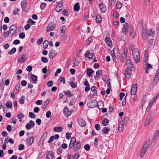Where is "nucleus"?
<instances>
[{
    "label": "nucleus",
    "mask_w": 159,
    "mask_h": 159,
    "mask_svg": "<svg viewBox=\"0 0 159 159\" xmlns=\"http://www.w3.org/2000/svg\"><path fill=\"white\" fill-rule=\"evenodd\" d=\"M132 55L134 61L138 63L140 61V57L139 51L137 48H135L133 51Z\"/></svg>",
    "instance_id": "obj_1"
},
{
    "label": "nucleus",
    "mask_w": 159,
    "mask_h": 159,
    "mask_svg": "<svg viewBox=\"0 0 159 159\" xmlns=\"http://www.w3.org/2000/svg\"><path fill=\"white\" fill-rule=\"evenodd\" d=\"M149 144V141L145 142L143 145V147L141 149L140 157L141 158L143 157L148 150Z\"/></svg>",
    "instance_id": "obj_2"
},
{
    "label": "nucleus",
    "mask_w": 159,
    "mask_h": 159,
    "mask_svg": "<svg viewBox=\"0 0 159 159\" xmlns=\"http://www.w3.org/2000/svg\"><path fill=\"white\" fill-rule=\"evenodd\" d=\"M141 33L142 38L144 40H145L147 38V33L150 36H152L154 34V33L151 30H149L148 32L146 31V30H144L143 31L142 30Z\"/></svg>",
    "instance_id": "obj_3"
},
{
    "label": "nucleus",
    "mask_w": 159,
    "mask_h": 159,
    "mask_svg": "<svg viewBox=\"0 0 159 159\" xmlns=\"http://www.w3.org/2000/svg\"><path fill=\"white\" fill-rule=\"evenodd\" d=\"M56 21L50 23L46 28L47 31L49 32L53 30L56 26Z\"/></svg>",
    "instance_id": "obj_4"
},
{
    "label": "nucleus",
    "mask_w": 159,
    "mask_h": 159,
    "mask_svg": "<svg viewBox=\"0 0 159 159\" xmlns=\"http://www.w3.org/2000/svg\"><path fill=\"white\" fill-rule=\"evenodd\" d=\"M17 29V27L16 25H13L11 26L8 31L11 35L10 37L12 36L16 30Z\"/></svg>",
    "instance_id": "obj_5"
},
{
    "label": "nucleus",
    "mask_w": 159,
    "mask_h": 159,
    "mask_svg": "<svg viewBox=\"0 0 159 159\" xmlns=\"http://www.w3.org/2000/svg\"><path fill=\"white\" fill-rule=\"evenodd\" d=\"M97 102L96 100L95 99H92L90 102H88L87 103L88 106L90 108H94L96 106Z\"/></svg>",
    "instance_id": "obj_6"
},
{
    "label": "nucleus",
    "mask_w": 159,
    "mask_h": 159,
    "mask_svg": "<svg viewBox=\"0 0 159 159\" xmlns=\"http://www.w3.org/2000/svg\"><path fill=\"white\" fill-rule=\"evenodd\" d=\"M137 84H133L131 89L130 93L132 95L135 94L137 91Z\"/></svg>",
    "instance_id": "obj_7"
},
{
    "label": "nucleus",
    "mask_w": 159,
    "mask_h": 159,
    "mask_svg": "<svg viewBox=\"0 0 159 159\" xmlns=\"http://www.w3.org/2000/svg\"><path fill=\"white\" fill-rule=\"evenodd\" d=\"M75 144H74L72 146L75 152L78 151L80 149L81 147V144L80 142H77Z\"/></svg>",
    "instance_id": "obj_8"
},
{
    "label": "nucleus",
    "mask_w": 159,
    "mask_h": 159,
    "mask_svg": "<svg viewBox=\"0 0 159 159\" xmlns=\"http://www.w3.org/2000/svg\"><path fill=\"white\" fill-rule=\"evenodd\" d=\"M27 59V57H25L24 55H20L18 57L17 60L19 62L23 63Z\"/></svg>",
    "instance_id": "obj_9"
},
{
    "label": "nucleus",
    "mask_w": 159,
    "mask_h": 159,
    "mask_svg": "<svg viewBox=\"0 0 159 159\" xmlns=\"http://www.w3.org/2000/svg\"><path fill=\"white\" fill-rule=\"evenodd\" d=\"M62 1H60L57 5L56 11L58 12H60L62 9Z\"/></svg>",
    "instance_id": "obj_10"
},
{
    "label": "nucleus",
    "mask_w": 159,
    "mask_h": 159,
    "mask_svg": "<svg viewBox=\"0 0 159 159\" xmlns=\"http://www.w3.org/2000/svg\"><path fill=\"white\" fill-rule=\"evenodd\" d=\"M99 6L102 13H104L107 10L106 7L103 3H100Z\"/></svg>",
    "instance_id": "obj_11"
},
{
    "label": "nucleus",
    "mask_w": 159,
    "mask_h": 159,
    "mask_svg": "<svg viewBox=\"0 0 159 159\" xmlns=\"http://www.w3.org/2000/svg\"><path fill=\"white\" fill-rule=\"evenodd\" d=\"M63 112L65 116L67 117L70 116L71 114V112L69 111V109L67 107H65L64 108Z\"/></svg>",
    "instance_id": "obj_12"
},
{
    "label": "nucleus",
    "mask_w": 159,
    "mask_h": 159,
    "mask_svg": "<svg viewBox=\"0 0 159 159\" xmlns=\"http://www.w3.org/2000/svg\"><path fill=\"white\" fill-rule=\"evenodd\" d=\"M78 124L81 127H85L86 125V123L85 121L82 118H80L78 120Z\"/></svg>",
    "instance_id": "obj_13"
},
{
    "label": "nucleus",
    "mask_w": 159,
    "mask_h": 159,
    "mask_svg": "<svg viewBox=\"0 0 159 159\" xmlns=\"http://www.w3.org/2000/svg\"><path fill=\"white\" fill-rule=\"evenodd\" d=\"M85 56L89 59H92L94 56L93 53H91L89 51H87L85 53Z\"/></svg>",
    "instance_id": "obj_14"
},
{
    "label": "nucleus",
    "mask_w": 159,
    "mask_h": 159,
    "mask_svg": "<svg viewBox=\"0 0 159 159\" xmlns=\"http://www.w3.org/2000/svg\"><path fill=\"white\" fill-rule=\"evenodd\" d=\"M105 41L108 46L110 47H111L112 45V42L110 38L106 37L105 39Z\"/></svg>",
    "instance_id": "obj_15"
},
{
    "label": "nucleus",
    "mask_w": 159,
    "mask_h": 159,
    "mask_svg": "<svg viewBox=\"0 0 159 159\" xmlns=\"http://www.w3.org/2000/svg\"><path fill=\"white\" fill-rule=\"evenodd\" d=\"M57 54V52L56 51L52 50L49 53V56L50 58L53 57H55Z\"/></svg>",
    "instance_id": "obj_16"
},
{
    "label": "nucleus",
    "mask_w": 159,
    "mask_h": 159,
    "mask_svg": "<svg viewBox=\"0 0 159 159\" xmlns=\"http://www.w3.org/2000/svg\"><path fill=\"white\" fill-rule=\"evenodd\" d=\"M26 140L27 143L29 144L30 145H31L34 141V138L33 136H31L30 138H28Z\"/></svg>",
    "instance_id": "obj_17"
},
{
    "label": "nucleus",
    "mask_w": 159,
    "mask_h": 159,
    "mask_svg": "<svg viewBox=\"0 0 159 159\" xmlns=\"http://www.w3.org/2000/svg\"><path fill=\"white\" fill-rule=\"evenodd\" d=\"M21 7L22 10L26 12L27 11L26 5V2L22 1L21 2Z\"/></svg>",
    "instance_id": "obj_18"
},
{
    "label": "nucleus",
    "mask_w": 159,
    "mask_h": 159,
    "mask_svg": "<svg viewBox=\"0 0 159 159\" xmlns=\"http://www.w3.org/2000/svg\"><path fill=\"white\" fill-rule=\"evenodd\" d=\"M97 108L99 109H102L103 107V103L102 101H99L97 102V104L96 105Z\"/></svg>",
    "instance_id": "obj_19"
},
{
    "label": "nucleus",
    "mask_w": 159,
    "mask_h": 159,
    "mask_svg": "<svg viewBox=\"0 0 159 159\" xmlns=\"http://www.w3.org/2000/svg\"><path fill=\"white\" fill-rule=\"evenodd\" d=\"M53 153L52 151L48 152L46 155L47 159H53Z\"/></svg>",
    "instance_id": "obj_20"
},
{
    "label": "nucleus",
    "mask_w": 159,
    "mask_h": 159,
    "mask_svg": "<svg viewBox=\"0 0 159 159\" xmlns=\"http://www.w3.org/2000/svg\"><path fill=\"white\" fill-rule=\"evenodd\" d=\"M129 26L127 23H125L123 25V27L122 29V31L123 32H126L128 31Z\"/></svg>",
    "instance_id": "obj_21"
},
{
    "label": "nucleus",
    "mask_w": 159,
    "mask_h": 159,
    "mask_svg": "<svg viewBox=\"0 0 159 159\" xmlns=\"http://www.w3.org/2000/svg\"><path fill=\"white\" fill-rule=\"evenodd\" d=\"M60 29H61V35L62 36H63L65 33V31H66V27L65 26L63 25L61 26L60 27Z\"/></svg>",
    "instance_id": "obj_22"
},
{
    "label": "nucleus",
    "mask_w": 159,
    "mask_h": 159,
    "mask_svg": "<svg viewBox=\"0 0 159 159\" xmlns=\"http://www.w3.org/2000/svg\"><path fill=\"white\" fill-rule=\"evenodd\" d=\"M86 70V73L88 75V76L89 77H90L91 76H92V74H93V70L91 69L88 68Z\"/></svg>",
    "instance_id": "obj_23"
},
{
    "label": "nucleus",
    "mask_w": 159,
    "mask_h": 159,
    "mask_svg": "<svg viewBox=\"0 0 159 159\" xmlns=\"http://www.w3.org/2000/svg\"><path fill=\"white\" fill-rule=\"evenodd\" d=\"M111 53L112 56L113 55H115V54H116L120 53L119 52V49L118 48H114L111 51Z\"/></svg>",
    "instance_id": "obj_24"
},
{
    "label": "nucleus",
    "mask_w": 159,
    "mask_h": 159,
    "mask_svg": "<svg viewBox=\"0 0 159 159\" xmlns=\"http://www.w3.org/2000/svg\"><path fill=\"white\" fill-rule=\"evenodd\" d=\"M109 130L110 129H108L107 127H105L102 129V133H103L105 134H108Z\"/></svg>",
    "instance_id": "obj_25"
},
{
    "label": "nucleus",
    "mask_w": 159,
    "mask_h": 159,
    "mask_svg": "<svg viewBox=\"0 0 159 159\" xmlns=\"http://www.w3.org/2000/svg\"><path fill=\"white\" fill-rule=\"evenodd\" d=\"M159 135V130L156 131L154 134L153 137L152 138L153 140L155 141L157 137Z\"/></svg>",
    "instance_id": "obj_26"
},
{
    "label": "nucleus",
    "mask_w": 159,
    "mask_h": 159,
    "mask_svg": "<svg viewBox=\"0 0 159 159\" xmlns=\"http://www.w3.org/2000/svg\"><path fill=\"white\" fill-rule=\"evenodd\" d=\"M74 11H78L80 9L78 2L76 3L74 6Z\"/></svg>",
    "instance_id": "obj_27"
},
{
    "label": "nucleus",
    "mask_w": 159,
    "mask_h": 159,
    "mask_svg": "<svg viewBox=\"0 0 159 159\" xmlns=\"http://www.w3.org/2000/svg\"><path fill=\"white\" fill-rule=\"evenodd\" d=\"M120 53H117L116 54H115V55H112V56L114 61L115 62V58H116L117 59H118L120 58Z\"/></svg>",
    "instance_id": "obj_28"
},
{
    "label": "nucleus",
    "mask_w": 159,
    "mask_h": 159,
    "mask_svg": "<svg viewBox=\"0 0 159 159\" xmlns=\"http://www.w3.org/2000/svg\"><path fill=\"white\" fill-rule=\"evenodd\" d=\"M102 17L99 15H97L96 17V22L98 23H101L102 20Z\"/></svg>",
    "instance_id": "obj_29"
},
{
    "label": "nucleus",
    "mask_w": 159,
    "mask_h": 159,
    "mask_svg": "<svg viewBox=\"0 0 159 159\" xmlns=\"http://www.w3.org/2000/svg\"><path fill=\"white\" fill-rule=\"evenodd\" d=\"M54 130L57 132H61L62 131V128L61 126L59 127H55L54 128Z\"/></svg>",
    "instance_id": "obj_30"
},
{
    "label": "nucleus",
    "mask_w": 159,
    "mask_h": 159,
    "mask_svg": "<svg viewBox=\"0 0 159 159\" xmlns=\"http://www.w3.org/2000/svg\"><path fill=\"white\" fill-rule=\"evenodd\" d=\"M127 68H129V69L133 71L134 70L135 68L133 64H130L128 65H127Z\"/></svg>",
    "instance_id": "obj_31"
},
{
    "label": "nucleus",
    "mask_w": 159,
    "mask_h": 159,
    "mask_svg": "<svg viewBox=\"0 0 159 159\" xmlns=\"http://www.w3.org/2000/svg\"><path fill=\"white\" fill-rule=\"evenodd\" d=\"M64 94L68 97H71L73 96L72 93H71V91L69 90H68L66 92H64Z\"/></svg>",
    "instance_id": "obj_32"
},
{
    "label": "nucleus",
    "mask_w": 159,
    "mask_h": 159,
    "mask_svg": "<svg viewBox=\"0 0 159 159\" xmlns=\"http://www.w3.org/2000/svg\"><path fill=\"white\" fill-rule=\"evenodd\" d=\"M109 122V121L106 118H105L102 121V124L103 126H105L107 125Z\"/></svg>",
    "instance_id": "obj_33"
},
{
    "label": "nucleus",
    "mask_w": 159,
    "mask_h": 159,
    "mask_svg": "<svg viewBox=\"0 0 159 159\" xmlns=\"http://www.w3.org/2000/svg\"><path fill=\"white\" fill-rule=\"evenodd\" d=\"M6 106L8 108L11 109L12 107V104L11 102H7L6 104Z\"/></svg>",
    "instance_id": "obj_34"
},
{
    "label": "nucleus",
    "mask_w": 159,
    "mask_h": 159,
    "mask_svg": "<svg viewBox=\"0 0 159 159\" xmlns=\"http://www.w3.org/2000/svg\"><path fill=\"white\" fill-rule=\"evenodd\" d=\"M49 42L48 40H45L43 43V47L44 49L46 48L48 46Z\"/></svg>",
    "instance_id": "obj_35"
},
{
    "label": "nucleus",
    "mask_w": 159,
    "mask_h": 159,
    "mask_svg": "<svg viewBox=\"0 0 159 159\" xmlns=\"http://www.w3.org/2000/svg\"><path fill=\"white\" fill-rule=\"evenodd\" d=\"M50 100V99H47L43 103V108H44V107H46L47 106L48 104L49 103Z\"/></svg>",
    "instance_id": "obj_36"
},
{
    "label": "nucleus",
    "mask_w": 159,
    "mask_h": 159,
    "mask_svg": "<svg viewBox=\"0 0 159 159\" xmlns=\"http://www.w3.org/2000/svg\"><path fill=\"white\" fill-rule=\"evenodd\" d=\"M16 51V49L15 48H13L11 49L8 52V53L10 55H11L12 54L15 53Z\"/></svg>",
    "instance_id": "obj_37"
},
{
    "label": "nucleus",
    "mask_w": 159,
    "mask_h": 159,
    "mask_svg": "<svg viewBox=\"0 0 159 159\" xmlns=\"http://www.w3.org/2000/svg\"><path fill=\"white\" fill-rule=\"evenodd\" d=\"M92 40V37H90L87 40H86L85 45L86 46H88L89 44V43Z\"/></svg>",
    "instance_id": "obj_38"
},
{
    "label": "nucleus",
    "mask_w": 159,
    "mask_h": 159,
    "mask_svg": "<svg viewBox=\"0 0 159 159\" xmlns=\"http://www.w3.org/2000/svg\"><path fill=\"white\" fill-rule=\"evenodd\" d=\"M25 97L22 96L21 97L20 99L19 100V102L21 104H23L24 103V99H25Z\"/></svg>",
    "instance_id": "obj_39"
},
{
    "label": "nucleus",
    "mask_w": 159,
    "mask_h": 159,
    "mask_svg": "<svg viewBox=\"0 0 159 159\" xmlns=\"http://www.w3.org/2000/svg\"><path fill=\"white\" fill-rule=\"evenodd\" d=\"M129 118L128 117H125L124 120V121L125 126H127L128 125V123L129 122Z\"/></svg>",
    "instance_id": "obj_40"
},
{
    "label": "nucleus",
    "mask_w": 159,
    "mask_h": 159,
    "mask_svg": "<svg viewBox=\"0 0 159 159\" xmlns=\"http://www.w3.org/2000/svg\"><path fill=\"white\" fill-rule=\"evenodd\" d=\"M126 56L122 55L120 59V61L121 62H124L125 59H126Z\"/></svg>",
    "instance_id": "obj_41"
},
{
    "label": "nucleus",
    "mask_w": 159,
    "mask_h": 159,
    "mask_svg": "<svg viewBox=\"0 0 159 159\" xmlns=\"http://www.w3.org/2000/svg\"><path fill=\"white\" fill-rule=\"evenodd\" d=\"M31 79L33 81L35 82L37 80V76L34 75L32 74L31 76Z\"/></svg>",
    "instance_id": "obj_42"
},
{
    "label": "nucleus",
    "mask_w": 159,
    "mask_h": 159,
    "mask_svg": "<svg viewBox=\"0 0 159 159\" xmlns=\"http://www.w3.org/2000/svg\"><path fill=\"white\" fill-rule=\"evenodd\" d=\"M155 100L154 98H152L150 101L149 104L148 105V106L150 107H151L152 106V105L155 102Z\"/></svg>",
    "instance_id": "obj_43"
},
{
    "label": "nucleus",
    "mask_w": 159,
    "mask_h": 159,
    "mask_svg": "<svg viewBox=\"0 0 159 159\" xmlns=\"http://www.w3.org/2000/svg\"><path fill=\"white\" fill-rule=\"evenodd\" d=\"M79 157V154L77 152L75 153V154L74 156H71V158H73L74 159H75V158L76 157L77 158L76 159H77Z\"/></svg>",
    "instance_id": "obj_44"
},
{
    "label": "nucleus",
    "mask_w": 159,
    "mask_h": 159,
    "mask_svg": "<svg viewBox=\"0 0 159 159\" xmlns=\"http://www.w3.org/2000/svg\"><path fill=\"white\" fill-rule=\"evenodd\" d=\"M29 116L31 118H35L36 117L35 115L31 112H30L29 113Z\"/></svg>",
    "instance_id": "obj_45"
},
{
    "label": "nucleus",
    "mask_w": 159,
    "mask_h": 159,
    "mask_svg": "<svg viewBox=\"0 0 159 159\" xmlns=\"http://www.w3.org/2000/svg\"><path fill=\"white\" fill-rule=\"evenodd\" d=\"M27 23H30V25H32L34 24L35 23V22L30 18L28 19Z\"/></svg>",
    "instance_id": "obj_46"
},
{
    "label": "nucleus",
    "mask_w": 159,
    "mask_h": 159,
    "mask_svg": "<svg viewBox=\"0 0 159 159\" xmlns=\"http://www.w3.org/2000/svg\"><path fill=\"white\" fill-rule=\"evenodd\" d=\"M42 61L43 63H46L48 62V59L45 57H42L41 58Z\"/></svg>",
    "instance_id": "obj_47"
},
{
    "label": "nucleus",
    "mask_w": 159,
    "mask_h": 159,
    "mask_svg": "<svg viewBox=\"0 0 159 159\" xmlns=\"http://www.w3.org/2000/svg\"><path fill=\"white\" fill-rule=\"evenodd\" d=\"M76 99L75 98L71 99L70 101L69 105L70 106L73 105L76 101Z\"/></svg>",
    "instance_id": "obj_48"
},
{
    "label": "nucleus",
    "mask_w": 159,
    "mask_h": 159,
    "mask_svg": "<svg viewBox=\"0 0 159 159\" xmlns=\"http://www.w3.org/2000/svg\"><path fill=\"white\" fill-rule=\"evenodd\" d=\"M9 34H10V33H9V32L8 31H7L4 33L3 35L4 38H6Z\"/></svg>",
    "instance_id": "obj_49"
},
{
    "label": "nucleus",
    "mask_w": 159,
    "mask_h": 159,
    "mask_svg": "<svg viewBox=\"0 0 159 159\" xmlns=\"http://www.w3.org/2000/svg\"><path fill=\"white\" fill-rule=\"evenodd\" d=\"M20 11L19 9L17 8H15L13 11V14L14 15H16L18 14L17 12Z\"/></svg>",
    "instance_id": "obj_50"
},
{
    "label": "nucleus",
    "mask_w": 159,
    "mask_h": 159,
    "mask_svg": "<svg viewBox=\"0 0 159 159\" xmlns=\"http://www.w3.org/2000/svg\"><path fill=\"white\" fill-rule=\"evenodd\" d=\"M128 52V48H125L124 51H123L122 55L127 56V53Z\"/></svg>",
    "instance_id": "obj_51"
},
{
    "label": "nucleus",
    "mask_w": 159,
    "mask_h": 159,
    "mask_svg": "<svg viewBox=\"0 0 159 159\" xmlns=\"http://www.w3.org/2000/svg\"><path fill=\"white\" fill-rule=\"evenodd\" d=\"M159 80L158 79H154L152 84L153 86H155L157 83L158 82Z\"/></svg>",
    "instance_id": "obj_52"
},
{
    "label": "nucleus",
    "mask_w": 159,
    "mask_h": 159,
    "mask_svg": "<svg viewBox=\"0 0 159 159\" xmlns=\"http://www.w3.org/2000/svg\"><path fill=\"white\" fill-rule=\"evenodd\" d=\"M76 139L75 137H72L70 139V144H74L75 143Z\"/></svg>",
    "instance_id": "obj_53"
},
{
    "label": "nucleus",
    "mask_w": 159,
    "mask_h": 159,
    "mask_svg": "<svg viewBox=\"0 0 159 159\" xmlns=\"http://www.w3.org/2000/svg\"><path fill=\"white\" fill-rule=\"evenodd\" d=\"M95 127L96 129L98 131L100 130L101 129L100 125L98 124H95Z\"/></svg>",
    "instance_id": "obj_54"
},
{
    "label": "nucleus",
    "mask_w": 159,
    "mask_h": 159,
    "mask_svg": "<svg viewBox=\"0 0 159 159\" xmlns=\"http://www.w3.org/2000/svg\"><path fill=\"white\" fill-rule=\"evenodd\" d=\"M47 6V4L44 3H41L40 5V8L42 10H43Z\"/></svg>",
    "instance_id": "obj_55"
},
{
    "label": "nucleus",
    "mask_w": 159,
    "mask_h": 159,
    "mask_svg": "<svg viewBox=\"0 0 159 159\" xmlns=\"http://www.w3.org/2000/svg\"><path fill=\"white\" fill-rule=\"evenodd\" d=\"M102 74V71L101 70H98L96 71V74L98 75V77H100L101 75Z\"/></svg>",
    "instance_id": "obj_56"
},
{
    "label": "nucleus",
    "mask_w": 159,
    "mask_h": 159,
    "mask_svg": "<svg viewBox=\"0 0 159 159\" xmlns=\"http://www.w3.org/2000/svg\"><path fill=\"white\" fill-rule=\"evenodd\" d=\"M25 146L23 144H20L19 145L18 149L19 150H21L24 149Z\"/></svg>",
    "instance_id": "obj_57"
},
{
    "label": "nucleus",
    "mask_w": 159,
    "mask_h": 159,
    "mask_svg": "<svg viewBox=\"0 0 159 159\" xmlns=\"http://www.w3.org/2000/svg\"><path fill=\"white\" fill-rule=\"evenodd\" d=\"M125 94L124 93H122V92H121L120 93V95H119L120 100H121L123 99V98L125 96Z\"/></svg>",
    "instance_id": "obj_58"
},
{
    "label": "nucleus",
    "mask_w": 159,
    "mask_h": 159,
    "mask_svg": "<svg viewBox=\"0 0 159 159\" xmlns=\"http://www.w3.org/2000/svg\"><path fill=\"white\" fill-rule=\"evenodd\" d=\"M70 84L71 85V87L72 88H75L77 86V84L74 83L72 81L70 82Z\"/></svg>",
    "instance_id": "obj_59"
},
{
    "label": "nucleus",
    "mask_w": 159,
    "mask_h": 159,
    "mask_svg": "<svg viewBox=\"0 0 159 159\" xmlns=\"http://www.w3.org/2000/svg\"><path fill=\"white\" fill-rule=\"evenodd\" d=\"M17 117L18 118V119H22L24 117V115L22 114V113H21L19 115H17Z\"/></svg>",
    "instance_id": "obj_60"
},
{
    "label": "nucleus",
    "mask_w": 159,
    "mask_h": 159,
    "mask_svg": "<svg viewBox=\"0 0 159 159\" xmlns=\"http://www.w3.org/2000/svg\"><path fill=\"white\" fill-rule=\"evenodd\" d=\"M84 149L86 151H89L90 149V147L88 144H86L84 147Z\"/></svg>",
    "instance_id": "obj_61"
},
{
    "label": "nucleus",
    "mask_w": 159,
    "mask_h": 159,
    "mask_svg": "<svg viewBox=\"0 0 159 159\" xmlns=\"http://www.w3.org/2000/svg\"><path fill=\"white\" fill-rule=\"evenodd\" d=\"M85 81L84 82V85L86 86H89L90 85L88 81L86 79H85Z\"/></svg>",
    "instance_id": "obj_62"
},
{
    "label": "nucleus",
    "mask_w": 159,
    "mask_h": 159,
    "mask_svg": "<svg viewBox=\"0 0 159 159\" xmlns=\"http://www.w3.org/2000/svg\"><path fill=\"white\" fill-rule=\"evenodd\" d=\"M20 38L23 39L25 37V34L24 33H21L19 34Z\"/></svg>",
    "instance_id": "obj_63"
},
{
    "label": "nucleus",
    "mask_w": 159,
    "mask_h": 159,
    "mask_svg": "<svg viewBox=\"0 0 159 159\" xmlns=\"http://www.w3.org/2000/svg\"><path fill=\"white\" fill-rule=\"evenodd\" d=\"M47 85L49 87H51L53 85V82L52 80L48 81L47 82Z\"/></svg>",
    "instance_id": "obj_64"
}]
</instances>
